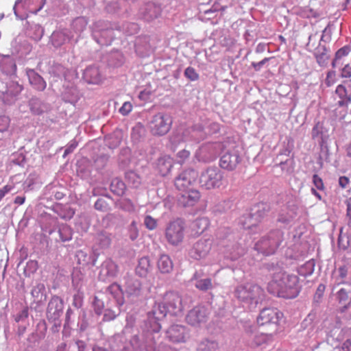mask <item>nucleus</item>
Returning <instances> with one entry per match:
<instances>
[{"mask_svg":"<svg viewBox=\"0 0 351 351\" xmlns=\"http://www.w3.org/2000/svg\"><path fill=\"white\" fill-rule=\"evenodd\" d=\"M299 278L280 271L274 274L271 280L268 283V291L274 295L284 298H294L298 296L299 290Z\"/></svg>","mask_w":351,"mask_h":351,"instance_id":"obj_1","label":"nucleus"},{"mask_svg":"<svg viewBox=\"0 0 351 351\" xmlns=\"http://www.w3.org/2000/svg\"><path fill=\"white\" fill-rule=\"evenodd\" d=\"M235 297L239 300L256 307L264 300V290L256 285L246 284L238 286L234 291Z\"/></svg>","mask_w":351,"mask_h":351,"instance_id":"obj_2","label":"nucleus"},{"mask_svg":"<svg viewBox=\"0 0 351 351\" xmlns=\"http://www.w3.org/2000/svg\"><path fill=\"white\" fill-rule=\"evenodd\" d=\"M223 149L226 151L221 157L220 167L228 171H233L241 160L239 147L234 143H228Z\"/></svg>","mask_w":351,"mask_h":351,"instance_id":"obj_3","label":"nucleus"},{"mask_svg":"<svg viewBox=\"0 0 351 351\" xmlns=\"http://www.w3.org/2000/svg\"><path fill=\"white\" fill-rule=\"evenodd\" d=\"M223 179V173L218 168L209 167L202 173L199 184L205 189H213L219 188L222 185Z\"/></svg>","mask_w":351,"mask_h":351,"instance_id":"obj_4","label":"nucleus"},{"mask_svg":"<svg viewBox=\"0 0 351 351\" xmlns=\"http://www.w3.org/2000/svg\"><path fill=\"white\" fill-rule=\"evenodd\" d=\"M172 123L170 115L158 112L153 117L150 122V132L154 136H164L171 128Z\"/></svg>","mask_w":351,"mask_h":351,"instance_id":"obj_5","label":"nucleus"},{"mask_svg":"<svg viewBox=\"0 0 351 351\" xmlns=\"http://www.w3.org/2000/svg\"><path fill=\"white\" fill-rule=\"evenodd\" d=\"M165 237L172 245H178L182 243L184 237V223L180 219L169 223L166 228Z\"/></svg>","mask_w":351,"mask_h":351,"instance_id":"obj_6","label":"nucleus"},{"mask_svg":"<svg viewBox=\"0 0 351 351\" xmlns=\"http://www.w3.org/2000/svg\"><path fill=\"white\" fill-rule=\"evenodd\" d=\"M168 313H169V309L164 304L163 300L162 302L155 303L152 310L147 315L149 322H154L155 324L153 328L154 332H158L160 330L161 326L159 322L163 319Z\"/></svg>","mask_w":351,"mask_h":351,"instance_id":"obj_7","label":"nucleus"},{"mask_svg":"<svg viewBox=\"0 0 351 351\" xmlns=\"http://www.w3.org/2000/svg\"><path fill=\"white\" fill-rule=\"evenodd\" d=\"M197 172L193 169H187L182 172L175 180V186L179 191L192 189L191 186L197 178Z\"/></svg>","mask_w":351,"mask_h":351,"instance_id":"obj_8","label":"nucleus"},{"mask_svg":"<svg viewBox=\"0 0 351 351\" xmlns=\"http://www.w3.org/2000/svg\"><path fill=\"white\" fill-rule=\"evenodd\" d=\"M282 316V313L277 308H266L259 313L257 323L260 326H277Z\"/></svg>","mask_w":351,"mask_h":351,"instance_id":"obj_9","label":"nucleus"},{"mask_svg":"<svg viewBox=\"0 0 351 351\" xmlns=\"http://www.w3.org/2000/svg\"><path fill=\"white\" fill-rule=\"evenodd\" d=\"M164 304L169 309V313L176 315L183 310L182 298L178 293L173 291L166 292L162 298Z\"/></svg>","mask_w":351,"mask_h":351,"instance_id":"obj_10","label":"nucleus"},{"mask_svg":"<svg viewBox=\"0 0 351 351\" xmlns=\"http://www.w3.org/2000/svg\"><path fill=\"white\" fill-rule=\"evenodd\" d=\"M208 310L204 306H196L186 315V320L191 326H199L207 321Z\"/></svg>","mask_w":351,"mask_h":351,"instance_id":"obj_11","label":"nucleus"},{"mask_svg":"<svg viewBox=\"0 0 351 351\" xmlns=\"http://www.w3.org/2000/svg\"><path fill=\"white\" fill-rule=\"evenodd\" d=\"M211 242L209 240H199L189 252L191 258L199 260L206 257L211 250Z\"/></svg>","mask_w":351,"mask_h":351,"instance_id":"obj_12","label":"nucleus"},{"mask_svg":"<svg viewBox=\"0 0 351 351\" xmlns=\"http://www.w3.org/2000/svg\"><path fill=\"white\" fill-rule=\"evenodd\" d=\"M180 193L178 202L184 207L195 206L201 198L200 192L195 189H188Z\"/></svg>","mask_w":351,"mask_h":351,"instance_id":"obj_13","label":"nucleus"},{"mask_svg":"<svg viewBox=\"0 0 351 351\" xmlns=\"http://www.w3.org/2000/svg\"><path fill=\"white\" fill-rule=\"evenodd\" d=\"M27 75L29 82L33 88L38 91H43L47 86L44 79L33 69H27Z\"/></svg>","mask_w":351,"mask_h":351,"instance_id":"obj_14","label":"nucleus"},{"mask_svg":"<svg viewBox=\"0 0 351 351\" xmlns=\"http://www.w3.org/2000/svg\"><path fill=\"white\" fill-rule=\"evenodd\" d=\"M185 328L180 325H173L167 331L168 339L173 343H180L185 341Z\"/></svg>","mask_w":351,"mask_h":351,"instance_id":"obj_15","label":"nucleus"},{"mask_svg":"<svg viewBox=\"0 0 351 351\" xmlns=\"http://www.w3.org/2000/svg\"><path fill=\"white\" fill-rule=\"evenodd\" d=\"M224 146L225 144L220 142L208 143L200 147L199 152L202 154H208V156H206V159H212L218 154L221 149L224 148Z\"/></svg>","mask_w":351,"mask_h":351,"instance_id":"obj_16","label":"nucleus"},{"mask_svg":"<svg viewBox=\"0 0 351 351\" xmlns=\"http://www.w3.org/2000/svg\"><path fill=\"white\" fill-rule=\"evenodd\" d=\"M141 283L139 280L128 278L125 282V291L128 298L138 297L141 293Z\"/></svg>","mask_w":351,"mask_h":351,"instance_id":"obj_17","label":"nucleus"},{"mask_svg":"<svg viewBox=\"0 0 351 351\" xmlns=\"http://www.w3.org/2000/svg\"><path fill=\"white\" fill-rule=\"evenodd\" d=\"M278 245L277 241L263 239L256 243L255 247L257 250L267 255L274 253Z\"/></svg>","mask_w":351,"mask_h":351,"instance_id":"obj_18","label":"nucleus"},{"mask_svg":"<svg viewBox=\"0 0 351 351\" xmlns=\"http://www.w3.org/2000/svg\"><path fill=\"white\" fill-rule=\"evenodd\" d=\"M84 77L90 84H98L102 82V75L98 68L89 66L86 69L84 73Z\"/></svg>","mask_w":351,"mask_h":351,"instance_id":"obj_19","label":"nucleus"},{"mask_svg":"<svg viewBox=\"0 0 351 351\" xmlns=\"http://www.w3.org/2000/svg\"><path fill=\"white\" fill-rule=\"evenodd\" d=\"M107 292L116 300L119 306H121L124 304L123 293L119 285L117 283L110 285L107 289Z\"/></svg>","mask_w":351,"mask_h":351,"instance_id":"obj_20","label":"nucleus"},{"mask_svg":"<svg viewBox=\"0 0 351 351\" xmlns=\"http://www.w3.org/2000/svg\"><path fill=\"white\" fill-rule=\"evenodd\" d=\"M157 167L162 176L167 175L173 167V158L168 155L160 157L158 160Z\"/></svg>","mask_w":351,"mask_h":351,"instance_id":"obj_21","label":"nucleus"},{"mask_svg":"<svg viewBox=\"0 0 351 351\" xmlns=\"http://www.w3.org/2000/svg\"><path fill=\"white\" fill-rule=\"evenodd\" d=\"M159 271L162 274H169L173 268V263L171 258L167 254H162L157 263Z\"/></svg>","mask_w":351,"mask_h":351,"instance_id":"obj_22","label":"nucleus"},{"mask_svg":"<svg viewBox=\"0 0 351 351\" xmlns=\"http://www.w3.org/2000/svg\"><path fill=\"white\" fill-rule=\"evenodd\" d=\"M335 93L340 98V100L337 102L339 107L348 106L351 103V97L348 95L347 90L344 86L338 85Z\"/></svg>","mask_w":351,"mask_h":351,"instance_id":"obj_23","label":"nucleus"},{"mask_svg":"<svg viewBox=\"0 0 351 351\" xmlns=\"http://www.w3.org/2000/svg\"><path fill=\"white\" fill-rule=\"evenodd\" d=\"M151 270L149 259L147 257H142L139 259L136 268V274L141 277H146Z\"/></svg>","mask_w":351,"mask_h":351,"instance_id":"obj_24","label":"nucleus"},{"mask_svg":"<svg viewBox=\"0 0 351 351\" xmlns=\"http://www.w3.org/2000/svg\"><path fill=\"white\" fill-rule=\"evenodd\" d=\"M102 271L110 277H115L119 273L117 264L111 259L106 260L102 265Z\"/></svg>","mask_w":351,"mask_h":351,"instance_id":"obj_25","label":"nucleus"},{"mask_svg":"<svg viewBox=\"0 0 351 351\" xmlns=\"http://www.w3.org/2000/svg\"><path fill=\"white\" fill-rule=\"evenodd\" d=\"M210 221L207 217H199L193 223V230L196 234L203 233L209 227Z\"/></svg>","mask_w":351,"mask_h":351,"instance_id":"obj_26","label":"nucleus"},{"mask_svg":"<svg viewBox=\"0 0 351 351\" xmlns=\"http://www.w3.org/2000/svg\"><path fill=\"white\" fill-rule=\"evenodd\" d=\"M350 49L348 46H345L339 49L335 53V57L332 61V65L333 67H337L342 65L343 63V58L348 56Z\"/></svg>","mask_w":351,"mask_h":351,"instance_id":"obj_27","label":"nucleus"},{"mask_svg":"<svg viewBox=\"0 0 351 351\" xmlns=\"http://www.w3.org/2000/svg\"><path fill=\"white\" fill-rule=\"evenodd\" d=\"M297 14L304 19L317 18L319 13L310 6L300 7L298 9Z\"/></svg>","mask_w":351,"mask_h":351,"instance_id":"obj_28","label":"nucleus"},{"mask_svg":"<svg viewBox=\"0 0 351 351\" xmlns=\"http://www.w3.org/2000/svg\"><path fill=\"white\" fill-rule=\"evenodd\" d=\"M125 188V184L117 178L114 179L110 184L111 191L117 195H122Z\"/></svg>","mask_w":351,"mask_h":351,"instance_id":"obj_29","label":"nucleus"},{"mask_svg":"<svg viewBox=\"0 0 351 351\" xmlns=\"http://www.w3.org/2000/svg\"><path fill=\"white\" fill-rule=\"evenodd\" d=\"M97 240L101 247H108L111 244V234L107 232L101 231L97 235Z\"/></svg>","mask_w":351,"mask_h":351,"instance_id":"obj_30","label":"nucleus"},{"mask_svg":"<svg viewBox=\"0 0 351 351\" xmlns=\"http://www.w3.org/2000/svg\"><path fill=\"white\" fill-rule=\"evenodd\" d=\"M127 182L134 187H137L141 182L140 176L134 171H130L125 174Z\"/></svg>","mask_w":351,"mask_h":351,"instance_id":"obj_31","label":"nucleus"},{"mask_svg":"<svg viewBox=\"0 0 351 351\" xmlns=\"http://www.w3.org/2000/svg\"><path fill=\"white\" fill-rule=\"evenodd\" d=\"M195 287L201 291H206L212 287V280L210 278L198 280L195 283Z\"/></svg>","mask_w":351,"mask_h":351,"instance_id":"obj_32","label":"nucleus"},{"mask_svg":"<svg viewBox=\"0 0 351 351\" xmlns=\"http://www.w3.org/2000/svg\"><path fill=\"white\" fill-rule=\"evenodd\" d=\"M191 153L187 149H182L176 154V161L178 164H184L190 157Z\"/></svg>","mask_w":351,"mask_h":351,"instance_id":"obj_33","label":"nucleus"},{"mask_svg":"<svg viewBox=\"0 0 351 351\" xmlns=\"http://www.w3.org/2000/svg\"><path fill=\"white\" fill-rule=\"evenodd\" d=\"M184 75L191 81H196L199 79V74L196 72L195 69L191 66H189L185 69Z\"/></svg>","mask_w":351,"mask_h":351,"instance_id":"obj_34","label":"nucleus"},{"mask_svg":"<svg viewBox=\"0 0 351 351\" xmlns=\"http://www.w3.org/2000/svg\"><path fill=\"white\" fill-rule=\"evenodd\" d=\"M95 209L100 211H107L110 208L109 204L104 198H99L95 204Z\"/></svg>","mask_w":351,"mask_h":351,"instance_id":"obj_35","label":"nucleus"},{"mask_svg":"<svg viewBox=\"0 0 351 351\" xmlns=\"http://www.w3.org/2000/svg\"><path fill=\"white\" fill-rule=\"evenodd\" d=\"M337 272H338L337 280H339V284L344 283L345 279L348 275L347 267L346 265L339 267L337 270Z\"/></svg>","mask_w":351,"mask_h":351,"instance_id":"obj_36","label":"nucleus"},{"mask_svg":"<svg viewBox=\"0 0 351 351\" xmlns=\"http://www.w3.org/2000/svg\"><path fill=\"white\" fill-rule=\"evenodd\" d=\"M144 223L146 228L150 230H154L157 226V221L149 215L145 217Z\"/></svg>","mask_w":351,"mask_h":351,"instance_id":"obj_37","label":"nucleus"},{"mask_svg":"<svg viewBox=\"0 0 351 351\" xmlns=\"http://www.w3.org/2000/svg\"><path fill=\"white\" fill-rule=\"evenodd\" d=\"M87 23L88 22L85 18L80 17L73 21V26L75 28L78 29L79 31H82L86 28Z\"/></svg>","mask_w":351,"mask_h":351,"instance_id":"obj_38","label":"nucleus"},{"mask_svg":"<svg viewBox=\"0 0 351 351\" xmlns=\"http://www.w3.org/2000/svg\"><path fill=\"white\" fill-rule=\"evenodd\" d=\"M59 232L62 241H67L71 239V231L69 228H63L60 230Z\"/></svg>","mask_w":351,"mask_h":351,"instance_id":"obj_39","label":"nucleus"},{"mask_svg":"<svg viewBox=\"0 0 351 351\" xmlns=\"http://www.w3.org/2000/svg\"><path fill=\"white\" fill-rule=\"evenodd\" d=\"M10 120L8 117L0 116V132L6 131L10 125Z\"/></svg>","mask_w":351,"mask_h":351,"instance_id":"obj_40","label":"nucleus"},{"mask_svg":"<svg viewBox=\"0 0 351 351\" xmlns=\"http://www.w3.org/2000/svg\"><path fill=\"white\" fill-rule=\"evenodd\" d=\"M336 82V73L335 71H330L327 73V76L325 80V83L327 86H331Z\"/></svg>","mask_w":351,"mask_h":351,"instance_id":"obj_41","label":"nucleus"},{"mask_svg":"<svg viewBox=\"0 0 351 351\" xmlns=\"http://www.w3.org/2000/svg\"><path fill=\"white\" fill-rule=\"evenodd\" d=\"M337 298L339 303H344L348 300V293L345 289L342 288L337 292Z\"/></svg>","mask_w":351,"mask_h":351,"instance_id":"obj_42","label":"nucleus"},{"mask_svg":"<svg viewBox=\"0 0 351 351\" xmlns=\"http://www.w3.org/2000/svg\"><path fill=\"white\" fill-rule=\"evenodd\" d=\"M129 232H130V238L132 241L135 240L138 237V228L136 227L135 221H133L131 223V225L130 226Z\"/></svg>","mask_w":351,"mask_h":351,"instance_id":"obj_43","label":"nucleus"},{"mask_svg":"<svg viewBox=\"0 0 351 351\" xmlns=\"http://www.w3.org/2000/svg\"><path fill=\"white\" fill-rule=\"evenodd\" d=\"M132 110V105L130 102H125L123 106L121 107V108L119 109V112L123 114V115H127L128 114H129Z\"/></svg>","mask_w":351,"mask_h":351,"instance_id":"obj_44","label":"nucleus"},{"mask_svg":"<svg viewBox=\"0 0 351 351\" xmlns=\"http://www.w3.org/2000/svg\"><path fill=\"white\" fill-rule=\"evenodd\" d=\"M313 182L317 189L323 190L324 189L323 180L317 175L315 174L313 176Z\"/></svg>","mask_w":351,"mask_h":351,"instance_id":"obj_45","label":"nucleus"},{"mask_svg":"<svg viewBox=\"0 0 351 351\" xmlns=\"http://www.w3.org/2000/svg\"><path fill=\"white\" fill-rule=\"evenodd\" d=\"M341 76L343 78H350L351 77V66L347 64L341 69Z\"/></svg>","mask_w":351,"mask_h":351,"instance_id":"obj_46","label":"nucleus"},{"mask_svg":"<svg viewBox=\"0 0 351 351\" xmlns=\"http://www.w3.org/2000/svg\"><path fill=\"white\" fill-rule=\"evenodd\" d=\"M12 189L13 186L10 184L5 185L0 189V202L3 199L6 194L12 191Z\"/></svg>","mask_w":351,"mask_h":351,"instance_id":"obj_47","label":"nucleus"},{"mask_svg":"<svg viewBox=\"0 0 351 351\" xmlns=\"http://www.w3.org/2000/svg\"><path fill=\"white\" fill-rule=\"evenodd\" d=\"M116 317L117 314L111 310H106L104 315V319L105 321H110L114 319Z\"/></svg>","mask_w":351,"mask_h":351,"instance_id":"obj_48","label":"nucleus"},{"mask_svg":"<svg viewBox=\"0 0 351 351\" xmlns=\"http://www.w3.org/2000/svg\"><path fill=\"white\" fill-rule=\"evenodd\" d=\"M77 146V143L75 141H72L69 145L64 150V156H66L69 154H71Z\"/></svg>","mask_w":351,"mask_h":351,"instance_id":"obj_49","label":"nucleus"},{"mask_svg":"<svg viewBox=\"0 0 351 351\" xmlns=\"http://www.w3.org/2000/svg\"><path fill=\"white\" fill-rule=\"evenodd\" d=\"M269 58H265L258 62H252V66L254 67V69L256 71H258V70H260V69L261 68V66L263 65H264L267 62L269 61Z\"/></svg>","mask_w":351,"mask_h":351,"instance_id":"obj_50","label":"nucleus"},{"mask_svg":"<svg viewBox=\"0 0 351 351\" xmlns=\"http://www.w3.org/2000/svg\"><path fill=\"white\" fill-rule=\"evenodd\" d=\"M350 180L346 176H341L339 179V184L343 189L346 188Z\"/></svg>","mask_w":351,"mask_h":351,"instance_id":"obj_51","label":"nucleus"},{"mask_svg":"<svg viewBox=\"0 0 351 351\" xmlns=\"http://www.w3.org/2000/svg\"><path fill=\"white\" fill-rule=\"evenodd\" d=\"M269 337H271V336L269 335H264V334H261V335L259 336H257L256 337V343L257 345H260L263 342H265V341L267 339H269Z\"/></svg>","mask_w":351,"mask_h":351,"instance_id":"obj_52","label":"nucleus"},{"mask_svg":"<svg viewBox=\"0 0 351 351\" xmlns=\"http://www.w3.org/2000/svg\"><path fill=\"white\" fill-rule=\"evenodd\" d=\"M27 266L30 267L32 269V271L34 272L37 270L38 264L36 261H29L27 262Z\"/></svg>","mask_w":351,"mask_h":351,"instance_id":"obj_53","label":"nucleus"},{"mask_svg":"<svg viewBox=\"0 0 351 351\" xmlns=\"http://www.w3.org/2000/svg\"><path fill=\"white\" fill-rule=\"evenodd\" d=\"M346 215L348 217V226L351 228V204H348Z\"/></svg>","mask_w":351,"mask_h":351,"instance_id":"obj_54","label":"nucleus"},{"mask_svg":"<svg viewBox=\"0 0 351 351\" xmlns=\"http://www.w3.org/2000/svg\"><path fill=\"white\" fill-rule=\"evenodd\" d=\"M25 201V196H17L14 200V203L17 205H22Z\"/></svg>","mask_w":351,"mask_h":351,"instance_id":"obj_55","label":"nucleus"},{"mask_svg":"<svg viewBox=\"0 0 351 351\" xmlns=\"http://www.w3.org/2000/svg\"><path fill=\"white\" fill-rule=\"evenodd\" d=\"M325 285H323V284H320L318 287H317V292L316 293L318 294L319 296L322 295L324 291H325Z\"/></svg>","mask_w":351,"mask_h":351,"instance_id":"obj_56","label":"nucleus"},{"mask_svg":"<svg viewBox=\"0 0 351 351\" xmlns=\"http://www.w3.org/2000/svg\"><path fill=\"white\" fill-rule=\"evenodd\" d=\"M324 55H322V56H316V59H317V62L321 64L322 63H324L325 60H324Z\"/></svg>","mask_w":351,"mask_h":351,"instance_id":"obj_57","label":"nucleus"},{"mask_svg":"<svg viewBox=\"0 0 351 351\" xmlns=\"http://www.w3.org/2000/svg\"><path fill=\"white\" fill-rule=\"evenodd\" d=\"M93 351H108L106 349L101 347H95Z\"/></svg>","mask_w":351,"mask_h":351,"instance_id":"obj_58","label":"nucleus"},{"mask_svg":"<svg viewBox=\"0 0 351 351\" xmlns=\"http://www.w3.org/2000/svg\"><path fill=\"white\" fill-rule=\"evenodd\" d=\"M163 351H178V350L175 348H172L171 347H165L164 348Z\"/></svg>","mask_w":351,"mask_h":351,"instance_id":"obj_59","label":"nucleus"},{"mask_svg":"<svg viewBox=\"0 0 351 351\" xmlns=\"http://www.w3.org/2000/svg\"><path fill=\"white\" fill-rule=\"evenodd\" d=\"M312 192H313V193L315 195H316V196H317L319 198H320V195H319V193H317V192L314 189H312Z\"/></svg>","mask_w":351,"mask_h":351,"instance_id":"obj_60","label":"nucleus"},{"mask_svg":"<svg viewBox=\"0 0 351 351\" xmlns=\"http://www.w3.org/2000/svg\"><path fill=\"white\" fill-rule=\"evenodd\" d=\"M95 312L97 314L100 315L101 313V308H99L95 309Z\"/></svg>","mask_w":351,"mask_h":351,"instance_id":"obj_61","label":"nucleus"},{"mask_svg":"<svg viewBox=\"0 0 351 351\" xmlns=\"http://www.w3.org/2000/svg\"><path fill=\"white\" fill-rule=\"evenodd\" d=\"M279 39L283 43H285L286 41L285 38L282 36H279Z\"/></svg>","mask_w":351,"mask_h":351,"instance_id":"obj_62","label":"nucleus"},{"mask_svg":"<svg viewBox=\"0 0 351 351\" xmlns=\"http://www.w3.org/2000/svg\"><path fill=\"white\" fill-rule=\"evenodd\" d=\"M171 141L172 143H176V136H172Z\"/></svg>","mask_w":351,"mask_h":351,"instance_id":"obj_63","label":"nucleus"},{"mask_svg":"<svg viewBox=\"0 0 351 351\" xmlns=\"http://www.w3.org/2000/svg\"><path fill=\"white\" fill-rule=\"evenodd\" d=\"M23 314L25 316V317H27V310H24L23 311Z\"/></svg>","mask_w":351,"mask_h":351,"instance_id":"obj_64","label":"nucleus"}]
</instances>
